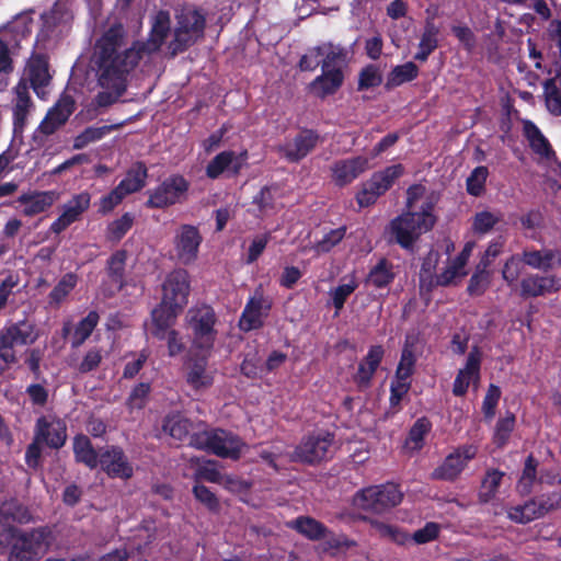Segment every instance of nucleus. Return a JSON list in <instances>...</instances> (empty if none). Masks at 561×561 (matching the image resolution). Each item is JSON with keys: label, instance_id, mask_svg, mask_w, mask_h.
Here are the masks:
<instances>
[{"label": "nucleus", "instance_id": "1", "mask_svg": "<svg viewBox=\"0 0 561 561\" xmlns=\"http://www.w3.org/2000/svg\"><path fill=\"white\" fill-rule=\"evenodd\" d=\"M125 38L126 31L123 24L114 23L95 43L98 83L105 89L94 98V103L99 107H107L118 101L126 92L129 73L139 64V55L135 49H122Z\"/></svg>", "mask_w": 561, "mask_h": 561}, {"label": "nucleus", "instance_id": "2", "mask_svg": "<svg viewBox=\"0 0 561 561\" xmlns=\"http://www.w3.org/2000/svg\"><path fill=\"white\" fill-rule=\"evenodd\" d=\"M434 208V203L427 199L419 211H405L393 218L389 224L390 240L402 249L412 250L419 238L435 226Z\"/></svg>", "mask_w": 561, "mask_h": 561}, {"label": "nucleus", "instance_id": "3", "mask_svg": "<svg viewBox=\"0 0 561 561\" xmlns=\"http://www.w3.org/2000/svg\"><path fill=\"white\" fill-rule=\"evenodd\" d=\"M403 499L398 484L387 482L358 490L353 496V505L371 514H385L398 506Z\"/></svg>", "mask_w": 561, "mask_h": 561}, {"label": "nucleus", "instance_id": "4", "mask_svg": "<svg viewBox=\"0 0 561 561\" xmlns=\"http://www.w3.org/2000/svg\"><path fill=\"white\" fill-rule=\"evenodd\" d=\"M39 337L34 322L23 319L0 329V359L8 366L18 362L16 346H28Z\"/></svg>", "mask_w": 561, "mask_h": 561}, {"label": "nucleus", "instance_id": "5", "mask_svg": "<svg viewBox=\"0 0 561 561\" xmlns=\"http://www.w3.org/2000/svg\"><path fill=\"white\" fill-rule=\"evenodd\" d=\"M217 314L211 306L193 307L186 314L188 329L192 331L193 345L196 348L209 351L214 347L217 330Z\"/></svg>", "mask_w": 561, "mask_h": 561}, {"label": "nucleus", "instance_id": "6", "mask_svg": "<svg viewBox=\"0 0 561 561\" xmlns=\"http://www.w3.org/2000/svg\"><path fill=\"white\" fill-rule=\"evenodd\" d=\"M190 182L182 174H171L153 190L148 191L145 206L150 209H164L186 199Z\"/></svg>", "mask_w": 561, "mask_h": 561}, {"label": "nucleus", "instance_id": "7", "mask_svg": "<svg viewBox=\"0 0 561 561\" xmlns=\"http://www.w3.org/2000/svg\"><path fill=\"white\" fill-rule=\"evenodd\" d=\"M333 442L334 434L329 432H319L305 436L295 448V459L307 465H316L327 460L331 457L330 448Z\"/></svg>", "mask_w": 561, "mask_h": 561}, {"label": "nucleus", "instance_id": "8", "mask_svg": "<svg viewBox=\"0 0 561 561\" xmlns=\"http://www.w3.org/2000/svg\"><path fill=\"white\" fill-rule=\"evenodd\" d=\"M191 291L190 275L184 268H176L169 273L162 284V298L164 304H171L178 309H184L188 302Z\"/></svg>", "mask_w": 561, "mask_h": 561}, {"label": "nucleus", "instance_id": "9", "mask_svg": "<svg viewBox=\"0 0 561 561\" xmlns=\"http://www.w3.org/2000/svg\"><path fill=\"white\" fill-rule=\"evenodd\" d=\"M47 533L44 528H36L30 531H20L16 534L11 545V561H32L44 547Z\"/></svg>", "mask_w": 561, "mask_h": 561}, {"label": "nucleus", "instance_id": "10", "mask_svg": "<svg viewBox=\"0 0 561 561\" xmlns=\"http://www.w3.org/2000/svg\"><path fill=\"white\" fill-rule=\"evenodd\" d=\"M171 30L170 13L165 10H160L153 18V23L149 33L147 42L136 41L127 49H135L139 55V61L145 54L154 53L160 49ZM122 49H125L124 47Z\"/></svg>", "mask_w": 561, "mask_h": 561}, {"label": "nucleus", "instance_id": "11", "mask_svg": "<svg viewBox=\"0 0 561 561\" xmlns=\"http://www.w3.org/2000/svg\"><path fill=\"white\" fill-rule=\"evenodd\" d=\"M91 194L88 191L75 194L62 205V211L49 227V231L60 234L73 222L81 219L82 215L90 208Z\"/></svg>", "mask_w": 561, "mask_h": 561}, {"label": "nucleus", "instance_id": "12", "mask_svg": "<svg viewBox=\"0 0 561 561\" xmlns=\"http://www.w3.org/2000/svg\"><path fill=\"white\" fill-rule=\"evenodd\" d=\"M0 515L5 520L12 519L18 523H26L30 519L27 510L21 505L16 500L4 502L0 506ZM19 529L9 524L8 522L0 520V551L7 549L14 541Z\"/></svg>", "mask_w": 561, "mask_h": 561}, {"label": "nucleus", "instance_id": "13", "mask_svg": "<svg viewBox=\"0 0 561 561\" xmlns=\"http://www.w3.org/2000/svg\"><path fill=\"white\" fill-rule=\"evenodd\" d=\"M203 237L196 226L182 225L174 238V249L178 260L188 265L196 261Z\"/></svg>", "mask_w": 561, "mask_h": 561}, {"label": "nucleus", "instance_id": "14", "mask_svg": "<svg viewBox=\"0 0 561 561\" xmlns=\"http://www.w3.org/2000/svg\"><path fill=\"white\" fill-rule=\"evenodd\" d=\"M34 437L51 449H60L67 440L66 423L58 417L41 416L36 420Z\"/></svg>", "mask_w": 561, "mask_h": 561}, {"label": "nucleus", "instance_id": "15", "mask_svg": "<svg viewBox=\"0 0 561 561\" xmlns=\"http://www.w3.org/2000/svg\"><path fill=\"white\" fill-rule=\"evenodd\" d=\"M559 289L560 283L556 275L530 273L520 279L518 296L527 300L554 294Z\"/></svg>", "mask_w": 561, "mask_h": 561}, {"label": "nucleus", "instance_id": "16", "mask_svg": "<svg viewBox=\"0 0 561 561\" xmlns=\"http://www.w3.org/2000/svg\"><path fill=\"white\" fill-rule=\"evenodd\" d=\"M99 465L113 479L128 480L134 474L133 466L119 446H108L105 450L101 451Z\"/></svg>", "mask_w": 561, "mask_h": 561}, {"label": "nucleus", "instance_id": "17", "mask_svg": "<svg viewBox=\"0 0 561 561\" xmlns=\"http://www.w3.org/2000/svg\"><path fill=\"white\" fill-rule=\"evenodd\" d=\"M186 383L195 391L209 389L214 385L215 370L208 367V358L193 355L185 363Z\"/></svg>", "mask_w": 561, "mask_h": 561}, {"label": "nucleus", "instance_id": "18", "mask_svg": "<svg viewBox=\"0 0 561 561\" xmlns=\"http://www.w3.org/2000/svg\"><path fill=\"white\" fill-rule=\"evenodd\" d=\"M244 446L245 444L238 435L221 428H213L209 454L225 459L239 460Z\"/></svg>", "mask_w": 561, "mask_h": 561}, {"label": "nucleus", "instance_id": "19", "mask_svg": "<svg viewBox=\"0 0 561 561\" xmlns=\"http://www.w3.org/2000/svg\"><path fill=\"white\" fill-rule=\"evenodd\" d=\"M75 108V101L71 96L61 98L48 110L44 119L38 125V131L45 136L55 134L68 122Z\"/></svg>", "mask_w": 561, "mask_h": 561}, {"label": "nucleus", "instance_id": "20", "mask_svg": "<svg viewBox=\"0 0 561 561\" xmlns=\"http://www.w3.org/2000/svg\"><path fill=\"white\" fill-rule=\"evenodd\" d=\"M319 135L312 129H302L294 139L279 146L278 152L289 162H299L306 158L317 146Z\"/></svg>", "mask_w": 561, "mask_h": 561}, {"label": "nucleus", "instance_id": "21", "mask_svg": "<svg viewBox=\"0 0 561 561\" xmlns=\"http://www.w3.org/2000/svg\"><path fill=\"white\" fill-rule=\"evenodd\" d=\"M369 169V159L364 156H357L348 159H341L333 163L332 180L333 182L343 187L352 183L360 174Z\"/></svg>", "mask_w": 561, "mask_h": 561}, {"label": "nucleus", "instance_id": "22", "mask_svg": "<svg viewBox=\"0 0 561 561\" xmlns=\"http://www.w3.org/2000/svg\"><path fill=\"white\" fill-rule=\"evenodd\" d=\"M481 354L474 347L467 357L466 365L460 369L453 383V393L456 397H463L471 382L474 385L480 380Z\"/></svg>", "mask_w": 561, "mask_h": 561}, {"label": "nucleus", "instance_id": "23", "mask_svg": "<svg viewBox=\"0 0 561 561\" xmlns=\"http://www.w3.org/2000/svg\"><path fill=\"white\" fill-rule=\"evenodd\" d=\"M385 350L382 345H373L369 347L366 356L358 364L353 381L358 390H366L371 386V380L379 365L382 362Z\"/></svg>", "mask_w": 561, "mask_h": 561}, {"label": "nucleus", "instance_id": "24", "mask_svg": "<svg viewBox=\"0 0 561 561\" xmlns=\"http://www.w3.org/2000/svg\"><path fill=\"white\" fill-rule=\"evenodd\" d=\"M57 198L56 191H33L21 194L18 203L23 205L22 214L25 217H33L47 211Z\"/></svg>", "mask_w": 561, "mask_h": 561}, {"label": "nucleus", "instance_id": "25", "mask_svg": "<svg viewBox=\"0 0 561 561\" xmlns=\"http://www.w3.org/2000/svg\"><path fill=\"white\" fill-rule=\"evenodd\" d=\"M344 82V73L341 68L322 69V73L316 77L309 84L310 92L323 100L335 94Z\"/></svg>", "mask_w": 561, "mask_h": 561}, {"label": "nucleus", "instance_id": "26", "mask_svg": "<svg viewBox=\"0 0 561 561\" xmlns=\"http://www.w3.org/2000/svg\"><path fill=\"white\" fill-rule=\"evenodd\" d=\"M242 169V161L232 150H225L216 154L206 165L205 174L210 180H217L224 172L236 176Z\"/></svg>", "mask_w": 561, "mask_h": 561}, {"label": "nucleus", "instance_id": "27", "mask_svg": "<svg viewBox=\"0 0 561 561\" xmlns=\"http://www.w3.org/2000/svg\"><path fill=\"white\" fill-rule=\"evenodd\" d=\"M183 311L163 300L151 311V334L158 340H164L167 331L175 323L176 318Z\"/></svg>", "mask_w": 561, "mask_h": 561}, {"label": "nucleus", "instance_id": "28", "mask_svg": "<svg viewBox=\"0 0 561 561\" xmlns=\"http://www.w3.org/2000/svg\"><path fill=\"white\" fill-rule=\"evenodd\" d=\"M523 135L535 154L547 160L556 157L551 144L534 122L529 119L523 122Z\"/></svg>", "mask_w": 561, "mask_h": 561}, {"label": "nucleus", "instance_id": "29", "mask_svg": "<svg viewBox=\"0 0 561 561\" xmlns=\"http://www.w3.org/2000/svg\"><path fill=\"white\" fill-rule=\"evenodd\" d=\"M264 302L263 297H251L248 300L239 320V328L242 331L250 332L263 327L262 310L265 309L267 314L271 309V305Z\"/></svg>", "mask_w": 561, "mask_h": 561}, {"label": "nucleus", "instance_id": "30", "mask_svg": "<svg viewBox=\"0 0 561 561\" xmlns=\"http://www.w3.org/2000/svg\"><path fill=\"white\" fill-rule=\"evenodd\" d=\"M403 173L404 168L401 163L393 164L381 171L373 173L370 179L365 182V185L376 195V197H380L400 176L403 175Z\"/></svg>", "mask_w": 561, "mask_h": 561}, {"label": "nucleus", "instance_id": "31", "mask_svg": "<svg viewBox=\"0 0 561 561\" xmlns=\"http://www.w3.org/2000/svg\"><path fill=\"white\" fill-rule=\"evenodd\" d=\"M15 94L16 98L13 106V129L16 134L24 130L33 102L28 93V87L23 81H20L15 87Z\"/></svg>", "mask_w": 561, "mask_h": 561}, {"label": "nucleus", "instance_id": "32", "mask_svg": "<svg viewBox=\"0 0 561 561\" xmlns=\"http://www.w3.org/2000/svg\"><path fill=\"white\" fill-rule=\"evenodd\" d=\"M148 168L145 162L136 161L126 171L124 179L116 185V187L125 195L140 192L147 183Z\"/></svg>", "mask_w": 561, "mask_h": 561}, {"label": "nucleus", "instance_id": "33", "mask_svg": "<svg viewBox=\"0 0 561 561\" xmlns=\"http://www.w3.org/2000/svg\"><path fill=\"white\" fill-rule=\"evenodd\" d=\"M465 468L466 463L461 458L460 451L455 450L446 456L444 461L432 471L431 479L435 481L453 482L460 476Z\"/></svg>", "mask_w": 561, "mask_h": 561}, {"label": "nucleus", "instance_id": "34", "mask_svg": "<svg viewBox=\"0 0 561 561\" xmlns=\"http://www.w3.org/2000/svg\"><path fill=\"white\" fill-rule=\"evenodd\" d=\"M162 428L172 438L184 442L190 438L195 425L190 419L176 412L164 417Z\"/></svg>", "mask_w": 561, "mask_h": 561}, {"label": "nucleus", "instance_id": "35", "mask_svg": "<svg viewBox=\"0 0 561 561\" xmlns=\"http://www.w3.org/2000/svg\"><path fill=\"white\" fill-rule=\"evenodd\" d=\"M27 72L31 87L36 94H39V90L48 85L50 81L47 57L41 54L32 56Z\"/></svg>", "mask_w": 561, "mask_h": 561}, {"label": "nucleus", "instance_id": "36", "mask_svg": "<svg viewBox=\"0 0 561 561\" xmlns=\"http://www.w3.org/2000/svg\"><path fill=\"white\" fill-rule=\"evenodd\" d=\"M73 454L77 462L95 469L100 462V454L94 449L90 438L79 434L73 438Z\"/></svg>", "mask_w": 561, "mask_h": 561}, {"label": "nucleus", "instance_id": "37", "mask_svg": "<svg viewBox=\"0 0 561 561\" xmlns=\"http://www.w3.org/2000/svg\"><path fill=\"white\" fill-rule=\"evenodd\" d=\"M396 277L393 264L386 257H381L375 266H373L367 275L366 284L382 289L388 287Z\"/></svg>", "mask_w": 561, "mask_h": 561}, {"label": "nucleus", "instance_id": "38", "mask_svg": "<svg viewBox=\"0 0 561 561\" xmlns=\"http://www.w3.org/2000/svg\"><path fill=\"white\" fill-rule=\"evenodd\" d=\"M290 527L309 540L314 541L327 538L329 533L328 527L323 523L309 516H298L291 522Z\"/></svg>", "mask_w": 561, "mask_h": 561}, {"label": "nucleus", "instance_id": "39", "mask_svg": "<svg viewBox=\"0 0 561 561\" xmlns=\"http://www.w3.org/2000/svg\"><path fill=\"white\" fill-rule=\"evenodd\" d=\"M419 73L420 69L413 61H407L403 65H398L388 73L385 89L390 91L403 83L411 82L419 77Z\"/></svg>", "mask_w": 561, "mask_h": 561}, {"label": "nucleus", "instance_id": "40", "mask_svg": "<svg viewBox=\"0 0 561 561\" xmlns=\"http://www.w3.org/2000/svg\"><path fill=\"white\" fill-rule=\"evenodd\" d=\"M438 27L432 23L427 22L424 31L421 35L419 43V50L414 55V60L420 62L427 61L430 55L435 51L438 47Z\"/></svg>", "mask_w": 561, "mask_h": 561}, {"label": "nucleus", "instance_id": "41", "mask_svg": "<svg viewBox=\"0 0 561 561\" xmlns=\"http://www.w3.org/2000/svg\"><path fill=\"white\" fill-rule=\"evenodd\" d=\"M522 261L527 266L543 272H549L553 267L556 251L546 250H524L522 252Z\"/></svg>", "mask_w": 561, "mask_h": 561}, {"label": "nucleus", "instance_id": "42", "mask_svg": "<svg viewBox=\"0 0 561 561\" xmlns=\"http://www.w3.org/2000/svg\"><path fill=\"white\" fill-rule=\"evenodd\" d=\"M545 103L549 113L561 115V72L543 82Z\"/></svg>", "mask_w": 561, "mask_h": 561}, {"label": "nucleus", "instance_id": "43", "mask_svg": "<svg viewBox=\"0 0 561 561\" xmlns=\"http://www.w3.org/2000/svg\"><path fill=\"white\" fill-rule=\"evenodd\" d=\"M126 250H116L106 262V274L111 282L122 289L125 285Z\"/></svg>", "mask_w": 561, "mask_h": 561}, {"label": "nucleus", "instance_id": "44", "mask_svg": "<svg viewBox=\"0 0 561 561\" xmlns=\"http://www.w3.org/2000/svg\"><path fill=\"white\" fill-rule=\"evenodd\" d=\"M369 524L380 538L387 539L396 545L404 546L412 540V536L401 527L378 519H369Z\"/></svg>", "mask_w": 561, "mask_h": 561}, {"label": "nucleus", "instance_id": "45", "mask_svg": "<svg viewBox=\"0 0 561 561\" xmlns=\"http://www.w3.org/2000/svg\"><path fill=\"white\" fill-rule=\"evenodd\" d=\"M504 476L505 473L499 469L486 470L478 494L480 503L486 504L495 497Z\"/></svg>", "mask_w": 561, "mask_h": 561}, {"label": "nucleus", "instance_id": "46", "mask_svg": "<svg viewBox=\"0 0 561 561\" xmlns=\"http://www.w3.org/2000/svg\"><path fill=\"white\" fill-rule=\"evenodd\" d=\"M117 127V125L89 126L73 138L72 147L76 150L83 149L90 144L103 139Z\"/></svg>", "mask_w": 561, "mask_h": 561}, {"label": "nucleus", "instance_id": "47", "mask_svg": "<svg viewBox=\"0 0 561 561\" xmlns=\"http://www.w3.org/2000/svg\"><path fill=\"white\" fill-rule=\"evenodd\" d=\"M99 321L100 316L98 311H89V313L83 319H81L75 328L71 340V347L77 348L81 346L90 337Z\"/></svg>", "mask_w": 561, "mask_h": 561}, {"label": "nucleus", "instance_id": "48", "mask_svg": "<svg viewBox=\"0 0 561 561\" xmlns=\"http://www.w3.org/2000/svg\"><path fill=\"white\" fill-rule=\"evenodd\" d=\"M415 364L416 356L414 353V344L407 339L401 351L394 377L401 380H410L414 374Z\"/></svg>", "mask_w": 561, "mask_h": 561}, {"label": "nucleus", "instance_id": "49", "mask_svg": "<svg viewBox=\"0 0 561 561\" xmlns=\"http://www.w3.org/2000/svg\"><path fill=\"white\" fill-rule=\"evenodd\" d=\"M135 222V215L131 213H124L119 218L111 221L105 229V238L108 242H119L126 233L133 228Z\"/></svg>", "mask_w": 561, "mask_h": 561}, {"label": "nucleus", "instance_id": "50", "mask_svg": "<svg viewBox=\"0 0 561 561\" xmlns=\"http://www.w3.org/2000/svg\"><path fill=\"white\" fill-rule=\"evenodd\" d=\"M77 284L78 275L72 272L66 273L49 293V302L56 306L60 305Z\"/></svg>", "mask_w": 561, "mask_h": 561}, {"label": "nucleus", "instance_id": "51", "mask_svg": "<svg viewBox=\"0 0 561 561\" xmlns=\"http://www.w3.org/2000/svg\"><path fill=\"white\" fill-rule=\"evenodd\" d=\"M205 24V16L198 10H190L178 16L176 26L201 36L204 33Z\"/></svg>", "mask_w": 561, "mask_h": 561}, {"label": "nucleus", "instance_id": "52", "mask_svg": "<svg viewBox=\"0 0 561 561\" xmlns=\"http://www.w3.org/2000/svg\"><path fill=\"white\" fill-rule=\"evenodd\" d=\"M537 467L538 460L534 457L533 454L528 455L525 460L522 477L517 483L518 492L522 495H527L531 492L533 485L537 478Z\"/></svg>", "mask_w": 561, "mask_h": 561}, {"label": "nucleus", "instance_id": "53", "mask_svg": "<svg viewBox=\"0 0 561 561\" xmlns=\"http://www.w3.org/2000/svg\"><path fill=\"white\" fill-rule=\"evenodd\" d=\"M489 262H484L483 266L480 267L478 265L476 272L471 275L468 286L467 293L472 297L482 296L489 287L490 277L486 271Z\"/></svg>", "mask_w": 561, "mask_h": 561}, {"label": "nucleus", "instance_id": "54", "mask_svg": "<svg viewBox=\"0 0 561 561\" xmlns=\"http://www.w3.org/2000/svg\"><path fill=\"white\" fill-rule=\"evenodd\" d=\"M489 176V170L484 165L474 168L466 181V188L469 195L479 197L485 191V182Z\"/></svg>", "mask_w": 561, "mask_h": 561}, {"label": "nucleus", "instance_id": "55", "mask_svg": "<svg viewBox=\"0 0 561 561\" xmlns=\"http://www.w3.org/2000/svg\"><path fill=\"white\" fill-rule=\"evenodd\" d=\"M346 230V226H341L339 228L331 229L330 231L323 234L321 240L314 243L313 250L318 254L329 253L345 238Z\"/></svg>", "mask_w": 561, "mask_h": 561}, {"label": "nucleus", "instance_id": "56", "mask_svg": "<svg viewBox=\"0 0 561 561\" xmlns=\"http://www.w3.org/2000/svg\"><path fill=\"white\" fill-rule=\"evenodd\" d=\"M382 82V76L378 66L369 64L362 68L358 73L357 90L365 91L371 88L380 85Z\"/></svg>", "mask_w": 561, "mask_h": 561}, {"label": "nucleus", "instance_id": "57", "mask_svg": "<svg viewBox=\"0 0 561 561\" xmlns=\"http://www.w3.org/2000/svg\"><path fill=\"white\" fill-rule=\"evenodd\" d=\"M501 220V216L489 210L476 213L472 218V230L477 234L489 233Z\"/></svg>", "mask_w": 561, "mask_h": 561}, {"label": "nucleus", "instance_id": "58", "mask_svg": "<svg viewBox=\"0 0 561 561\" xmlns=\"http://www.w3.org/2000/svg\"><path fill=\"white\" fill-rule=\"evenodd\" d=\"M514 426L515 415L513 413H510L507 416L500 419L495 425L493 443L500 448L504 447L510 439Z\"/></svg>", "mask_w": 561, "mask_h": 561}, {"label": "nucleus", "instance_id": "59", "mask_svg": "<svg viewBox=\"0 0 561 561\" xmlns=\"http://www.w3.org/2000/svg\"><path fill=\"white\" fill-rule=\"evenodd\" d=\"M196 37H198V35L176 26L174 30L173 39L170 42L169 45L172 55H178L180 53L185 51L190 46H192L195 43Z\"/></svg>", "mask_w": 561, "mask_h": 561}, {"label": "nucleus", "instance_id": "60", "mask_svg": "<svg viewBox=\"0 0 561 561\" xmlns=\"http://www.w3.org/2000/svg\"><path fill=\"white\" fill-rule=\"evenodd\" d=\"M522 257L518 255H511L503 265L502 278L506 282L507 286L514 289L517 286V279L522 272Z\"/></svg>", "mask_w": 561, "mask_h": 561}, {"label": "nucleus", "instance_id": "61", "mask_svg": "<svg viewBox=\"0 0 561 561\" xmlns=\"http://www.w3.org/2000/svg\"><path fill=\"white\" fill-rule=\"evenodd\" d=\"M411 389V380H401L394 377L390 385L389 404L390 409L396 412L401 409L400 404L402 399L408 394Z\"/></svg>", "mask_w": 561, "mask_h": 561}, {"label": "nucleus", "instance_id": "62", "mask_svg": "<svg viewBox=\"0 0 561 561\" xmlns=\"http://www.w3.org/2000/svg\"><path fill=\"white\" fill-rule=\"evenodd\" d=\"M358 284L353 277L348 283L341 284L331 291L332 304L336 313L343 309L347 298L357 289Z\"/></svg>", "mask_w": 561, "mask_h": 561}, {"label": "nucleus", "instance_id": "63", "mask_svg": "<svg viewBox=\"0 0 561 561\" xmlns=\"http://www.w3.org/2000/svg\"><path fill=\"white\" fill-rule=\"evenodd\" d=\"M324 47V58L321 61L322 69H333L336 68L337 64H342L345 61L347 51L342 46H335L333 44H328Z\"/></svg>", "mask_w": 561, "mask_h": 561}, {"label": "nucleus", "instance_id": "64", "mask_svg": "<svg viewBox=\"0 0 561 561\" xmlns=\"http://www.w3.org/2000/svg\"><path fill=\"white\" fill-rule=\"evenodd\" d=\"M431 421L423 416L417 419L409 431V440L414 444V448L421 449L423 447L424 438L431 431Z\"/></svg>", "mask_w": 561, "mask_h": 561}]
</instances>
